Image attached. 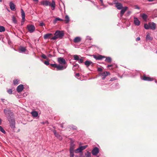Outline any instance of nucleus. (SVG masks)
Returning <instances> with one entry per match:
<instances>
[{"instance_id": "nucleus-33", "label": "nucleus", "mask_w": 157, "mask_h": 157, "mask_svg": "<svg viewBox=\"0 0 157 157\" xmlns=\"http://www.w3.org/2000/svg\"><path fill=\"white\" fill-rule=\"evenodd\" d=\"M144 28L146 29H150V26L148 24H144Z\"/></svg>"}, {"instance_id": "nucleus-50", "label": "nucleus", "mask_w": 157, "mask_h": 157, "mask_svg": "<svg viewBox=\"0 0 157 157\" xmlns=\"http://www.w3.org/2000/svg\"><path fill=\"white\" fill-rule=\"evenodd\" d=\"M44 25V24L43 22L40 23V25L41 26H43Z\"/></svg>"}, {"instance_id": "nucleus-12", "label": "nucleus", "mask_w": 157, "mask_h": 157, "mask_svg": "<svg viewBox=\"0 0 157 157\" xmlns=\"http://www.w3.org/2000/svg\"><path fill=\"white\" fill-rule=\"evenodd\" d=\"M110 75V73L109 72H107V71L104 72L101 74V76H102V79L103 80H104L105 78L106 77V76L107 75Z\"/></svg>"}, {"instance_id": "nucleus-47", "label": "nucleus", "mask_w": 157, "mask_h": 157, "mask_svg": "<svg viewBox=\"0 0 157 157\" xmlns=\"http://www.w3.org/2000/svg\"><path fill=\"white\" fill-rule=\"evenodd\" d=\"M79 76V74L78 73H76L75 74V77L76 78H78V77Z\"/></svg>"}, {"instance_id": "nucleus-60", "label": "nucleus", "mask_w": 157, "mask_h": 157, "mask_svg": "<svg viewBox=\"0 0 157 157\" xmlns=\"http://www.w3.org/2000/svg\"><path fill=\"white\" fill-rule=\"evenodd\" d=\"M2 122L1 119L0 118V125L1 124Z\"/></svg>"}, {"instance_id": "nucleus-52", "label": "nucleus", "mask_w": 157, "mask_h": 157, "mask_svg": "<svg viewBox=\"0 0 157 157\" xmlns=\"http://www.w3.org/2000/svg\"><path fill=\"white\" fill-rule=\"evenodd\" d=\"M140 40V37H138L136 39V41H138Z\"/></svg>"}, {"instance_id": "nucleus-49", "label": "nucleus", "mask_w": 157, "mask_h": 157, "mask_svg": "<svg viewBox=\"0 0 157 157\" xmlns=\"http://www.w3.org/2000/svg\"><path fill=\"white\" fill-rule=\"evenodd\" d=\"M86 39L87 40H91V37L89 36H87Z\"/></svg>"}, {"instance_id": "nucleus-19", "label": "nucleus", "mask_w": 157, "mask_h": 157, "mask_svg": "<svg viewBox=\"0 0 157 157\" xmlns=\"http://www.w3.org/2000/svg\"><path fill=\"white\" fill-rule=\"evenodd\" d=\"M134 24L137 26H139L140 25V21L138 20L137 17H135L134 19Z\"/></svg>"}, {"instance_id": "nucleus-56", "label": "nucleus", "mask_w": 157, "mask_h": 157, "mask_svg": "<svg viewBox=\"0 0 157 157\" xmlns=\"http://www.w3.org/2000/svg\"><path fill=\"white\" fill-rule=\"evenodd\" d=\"M112 66H113V65H109L107 66V67H112Z\"/></svg>"}, {"instance_id": "nucleus-62", "label": "nucleus", "mask_w": 157, "mask_h": 157, "mask_svg": "<svg viewBox=\"0 0 157 157\" xmlns=\"http://www.w3.org/2000/svg\"><path fill=\"white\" fill-rule=\"evenodd\" d=\"M116 85L117 86H118V83H116Z\"/></svg>"}, {"instance_id": "nucleus-57", "label": "nucleus", "mask_w": 157, "mask_h": 157, "mask_svg": "<svg viewBox=\"0 0 157 157\" xmlns=\"http://www.w3.org/2000/svg\"><path fill=\"white\" fill-rule=\"evenodd\" d=\"M33 1L35 2H38L39 1V0H33Z\"/></svg>"}, {"instance_id": "nucleus-43", "label": "nucleus", "mask_w": 157, "mask_h": 157, "mask_svg": "<svg viewBox=\"0 0 157 157\" xmlns=\"http://www.w3.org/2000/svg\"><path fill=\"white\" fill-rule=\"evenodd\" d=\"M8 93L10 94H12V90L11 89H9L7 91Z\"/></svg>"}, {"instance_id": "nucleus-18", "label": "nucleus", "mask_w": 157, "mask_h": 157, "mask_svg": "<svg viewBox=\"0 0 157 157\" xmlns=\"http://www.w3.org/2000/svg\"><path fill=\"white\" fill-rule=\"evenodd\" d=\"M153 39V37L150 36V35L149 33H147L146 37V40L147 41H150L152 40Z\"/></svg>"}, {"instance_id": "nucleus-29", "label": "nucleus", "mask_w": 157, "mask_h": 157, "mask_svg": "<svg viewBox=\"0 0 157 157\" xmlns=\"http://www.w3.org/2000/svg\"><path fill=\"white\" fill-rule=\"evenodd\" d=\"M75 144L73 143H72L70 145V151H74L75 148Z\"/></svg>"}, {"instance_id": "nucleus-4", "label": "nucleus", "mask_w": 157, "mask_h": 157, "mask_svg": "<svg viewBox=\"0 0 157 157\" xmlns=\"http://www.w3.org/2000/svg\"><path fill=\"white\" fill-rule=\"evenodd\" d=\"M58 62L59 63L60 65L66 66V67H67V65L66 64V62L65 60L63 58L59 57L58 58Z\"/></svg>"}, {"instance_id": "nucleus-5", "label": "nucleus", "mask_w": 157, "mask_h": 157, "mask_svg": "<svg viewBox=\"0 0 157 157\" xmlns=\"http://www.w3.org/2000/svg\"><path fill=\"white\" fill-rule=\"evenodd\" d=\"M18 52L19 53H24L25 54H28V51L27 50L26 47L23 46H20L18 49Z\"/></svg>"}, {"instance_id": "nucleus-24", "label": "nucleus", "mask_w": 157, "mask_h": 157, "mask_svg": "<svg viewBox=\"0 0 157 157\" xmlns=\"http://www.w3.org/2000/svg\"><path fill=\"white\" fill-rule=\"evenodd\" d=\"M81 40V38L80 37L77 36L75 38L74 41L75 43H78Z\"/></svg>"}, {"instance_id": "nucleus-17", "label": "nucleus", "mask_w": 157, "mask_h": 157, "mask_svg": "<svg viewBox=\"0 0 157 157\" xmlns=\"http://www.w3.org/2000/svg\"><path fill=\"white\" fill-rule=\"evenodd\" d=\"M84 64L86 67H88L90 65L93 66L94 63L91 61L86 60Z\"/></svg>"}, {"instance_id": "nucleus-45", "label": "nucleus", "mask_w": 157, "mask_h": 157, "mask_svg": "<svg viewBox=\"0 0 157 157\" xmlns=\"http://www.w3.org/2000/svg\"><path fill=\"white\" fill-rule=\"evenodd\" d=\"M41 57L44 59H47V56L44 54H42L41 56Z\"/></svg>"}, {"instance_id": "nucleus-1", "label": "nucleus", "mask_w": 157, "mask_h": 157, "mask_svg": "<svg viewBox=\"0 0 157 157\" xmlns=\"http://www.w3.org/2000/svg\"><path fill=\"white\" fill-rule=\"evenodd\" d=\"M54 36L51 38V39L55 40L58 38H61L64 36L63 31L57 30L54 34Z\"/></svg>"}, {"instance_id": "nucleus-39", "label": "nucleus", "mask_w": 157, "mask_h": 157, "mask_svg": "<svg viewBox=\"0 0 157 157\" xmlns=\"http://www.w3.org/2000/svg\"><path fill=\"white\" fill-rule=\"evenodd\" d=\"M55 135L57 138L61 140L62 138L61 137L60 135L58 133H57Z\"/></svg>"}, {"instance_id": "nucleus-55", "label": "nucleus", "mask_w": 157, "mask_h": 157, "mask_svg": "<svg viewBox=\"0 0 157 157\" xmlns=\"http://www.w3.org/2000/svg\"><path fill=\"white\" fill-rule=\"evenodd\" d=\"M53 132L54 134V135L56 134L57 133L56 131V130H54L53 131Z\"/></svg>"}, {"instance_id": "nucleus-44", "label": "nucleus", "mask_w": 157, "mask_h": 157, "mask_svg": "<svg viewBox=\"0 0 157 157\" xmlns=\"http://www.w3.org/2000/svg\"><path fill=\"white\" fill-rule=\"evenodd\" d=\"M41 124H48V121H46L45 122H41Z\"/></svg>"}, {"instance_id": "nucleus-11", "label": "nucleus", "mask_w": 157, "mask_h": 157, "mask_svg": "<svg viewBox=\"0 0 157 157\" xmlns=\"http://www.w3.org/2000/svg\"><path fill=\"white\" fill-rule=\"evenodd\" d=\"M128 9V7L127 6H125L123 7L121 9L120 12V16L122 17L125 12Z\"/></svg>"}, {"instance_id": "nucleus-38", "label": "nucleus", "mask_w": 157, "mask_h": 157, "mask_svg": "<svg viewBox=\"0 0 157 157\" xmlns=\"http://www.w3.org/2000/svg\"><path fill=\"white\" fill-rule=\"evenodd\" d=\"M0 131L4 134H5L6 133V132L3 129L2 127L1 126H0Z\"/></svg>"}, {"instance_id": "nucleus-34", "label": "nucleus", "mask_w": 157, "mask_h": 157, "mask_svg": "<svg viewBox=\"0 0 157 157\" xmlns=\"http://www.w3.org/2000/svg\"><path fill=\"white\" fill-rule=\"evenodd\" d=\"M85 155L86 157H90L91 156V153L89 151H87L86 153H85Z\"/></svg>"}, {"instance_id": "nucleus-20", "label": "nucleus", "mask_w": 157, "mask_h": 157, "mask_svg": "<svg viewBox=\"0 0 157 157\" xmlns=\"http://www.w3.org/2000/svg\"><path fill=\"white\" fill-rule=\"evenodd\" d=\"M142 79L144 80L147 81H152L153 80V79L152 78L146 77L145 76H144L142 78Z\"/></svg>"}, {"instance_id": "nucleus-28", "label": "nucleus", "mask_w": 157, "mask_h": 157, "mask_svg": "<svg viewBox=\"0 0 157 157\" xmlns=\"http://www.w3.org/2000/svg\"><path fill=\"white\" fill-rule=\"evenodd\" d=\"M31 114L32 116L34 117H36L38 115V113L36 111H33L31 112Z\"/></svg>"}, {"instance_id": "nucleus-30", "label": "nucleus", "mask_w": 157, "mask_h": 157, "mask_svg": "<svg viewBox=\"0 0 157 157\" xmlns=\"http://www.w3.org/2000/svg\"><path fill=\"white\" fill-rule=\"evenodd\" d=\"M65 21L66 23H68L70 21L69 17L67 15H66L65 16Z\"/></svg>"}, {"instance_id": "nucleus-3", "label": "nucleus", "mask_w": 157, "mask_h": 157, "mask_svg": "<svg viewBox=\"0 0 157 157\" xmlns=\"http://www.w3.org/2000/svg\"><path fill=\"white\" fill-rule=\"evenodd\" d=\"M88 147V145H86L83 146H80L77 149H75V153H81L82 151L86 149Z\"/></svg>"}, {"instance_id": "nucleus-6", "label": "nucleus", "mask_w": 157, "mask_h": 157, "mask_svg": "<svg viewBox=\"0 0 157 157\" xmlns=\"http://www.w3.org/2000/svg\"><path fill=\"white\" fill-rule=\"evenodd\" d=\"M8 120L9 122L10 127L13 129H14L15 128V120L14 119L10 118H8Z\"/></svg>"}, {"instance_id": "nucleus-64", "label": "nucleus", "mask_w": 157, "mask_h": 157, "mask_svg": "<svg viewBox=\"0 0 157 157\" xmlns=\"http://www.w3.org/2000/svg\"><path fill=\"white\" fill-rule=\"evenodd\" d=\"M2 1V0H0V2H1Z\"/></svg>"}, {"instance_id": "nucleus-7", "label": "nucleus", "mask_w": 157, "mask_h": 157, "mask_svg": "<svg viewBox=\"0 0 157 157\" xmlns=\"http://www.w3.org/2000/svg\"><path fill=\"white\" fill-rule=\"evenodd\" d=\"M27 29L29 31L30 33H33L35 30V28L33 25H27Z\"/></svg>"}, {"instance_id": "nucleus-14", "label": "nucleus", "mask_w": 157, "mask_h": 157, "mask_svg": "<svg viewBox=\"0 0 157 157\" xmlns=\"http://www.w3.org/2000/svg\"><path fill=\"white\" fill-rule=\"evenodd\" d=\"M115 6L118 10H121L123 7L122 4L120 3L117 2L115 3Z\"/></svg>"}, {"instance_id": "nucleus-26", "label": "nucleus", "mask_w": 157, "mask_h": 157, "mask_svg": "<svg viewBox=\"0 0 157 157\" xmlns=\"http://www.w3.org/2000/svg\"><path fill=\"white\" fill-rule=\"evenodd\" d=\"M52 36V33H47L45 34L44 36V39H47L51 36Z\"/></svg>"}, {"instance_id": "nucleus-54", "label": "nucleus", "mask_w": 157, "mask_h": 157, "mask_svg": "<svg viewBox=\"0 0 157 157\" xmlns=\"http://www.w3.org/2000/svg\"><path fill=\"white\" fill-rule=\"evenodd\" d=\"M75 67H77L78 68L79 67V65L78 64H75L74 66Z\"/></svg>"}, {"instance_id": "nucleus-40", "label": "nucleus", "mask_w": 157, "mask_h": 157, "mask_svg": "<svg viewBox=\"0 0 157 157\" xmlns=\"http://www.w3.org/2000/svg\"><path fill=\"white\" fill-rule=\"evenodd\" d=\"M1 100L2 101V102L5 104V105H7L8 102L6 100H5L4 99H2Z\"/></svg>"}, {"instance_id": "nucleus-61", "label": "nucleus", "mask_w": 157, "mask_h": 157, "mask_svg": "<svg viewBox=\"0 0 157 157\" xmlns=\"http://www.w3.org/2000/svg\"><path fill=\"white\" fill-rule=\"evenodd\" d=\"M72 69L73 70H75V69L74 68V67H73V68H72Z\"/></svg>"}, {"instance_id": "nucleus-41", "label": "nucleus", "mask_w": 157, "mask_h": 157, "mask_svg": "<svg viewBox=\"0 0 157 157\" xmlns=\"http://www.w3.org/2000/svg\"><path fill=\"white\" fill-rule=\"evenodd\" d=\"M83 58L82 57L81 59H79V61L78 62V63H82L83 62Z\"/></svg>"}, {"instance_id": "nucleus-42", "label": "nucleus", "mask_w": 157, "mask_h": 157, "mask_svg": "<svg viewBox=\"0 0 157 157\" xmlns=\"http://www.w3.org/2000/svg\"><path fill=\"white\" fill-rule=\"evenodd\" d=\"M18 80L17 79L13 81V84L14 85H16L18 84Z\"/></svg>"}, {"instance_id": "nucleus-59", "label": "nucleus", "mask_w": 157, "mask_h": 157, "mask_svg": "<svg viewBox=\"0 0 157 157\" xmlns=\"http://www.w3.org/2000/svg\"><path fill=\"white\" fill-rule=\"evenodd\" d=\"M100 2H101V3H102L103 2V0H100Z\"/></svg>"}, {"instance_id": "nucleus-35", "label": "nucleus", "mask_w": 157, "mask_h": 157, "mask_svg": "<svg viewBox=\"0 0 157 157\" xmlns=\"http://www.w3.org/2000/svg\"><path fill=\"white\" fill-rule=\"evenodd\" d=\"M12 20L14 24H17V21L16 19V18L14 16H13L12 17Z\"/></svg>"}, {"instance_id": "nucleus-15", "label": "nucleus", "mask_w": 157, "mask_h": 157, "mask_svg": "<svg viewBox=\"0 0 157 157\" xmlns=\"http://www.w3.org/2000/svg\"><path fill=\"white\" fill-rule=\"evenodd\" d=\"M4 112L6 117L9 118L8 117L10 116V113H11V111L10 109H4Z\"/></svg>"}, {"instance_id": "nucleus-51", "label": "nucleus", "mask_w": 157, "mask_h": 157, "mask_svg": "<svg viewBox=\"0 0 157 157\" xmlns=\"http://www.w3.org/2000/svg\"><path fill=\"white\" fill-rule=\"evenodd\" d=\"M71 128L72 129H75L76 128V127L75 126L72 125V127Z\"/></svg>"}, {"instance_id": "nucleus-37", "label": "nucleus", "mask_w": 157, "mask_h": 157, "mask_svg": "<svg viewBox=\"0 0 157 157\" xmlns=\"http://www.w3.org/2000/svg\"><path fill=\"white\" fill-rule=\"evenodd\" d=\"M70 157H74V151H70Z\"/></svg>"}, {"instance_id": "nucleus-53", "label": "nucleus", "mask_w": 157, "mask_h": 157, "mask_svg": "<svg viewBox=\"0 0 157 157\" xmlns=\"http://www.w3.org/2000/svg\"><path fill=\"white\" fill-rule=\"evenodd\" d=\"M98 71H102V69L100 67H99L98 69Z\"/></svg>"}, {"instance_id": "nucleus-48", "label": "nucleus", "mask_w": 157, "mask_h": 157, "mask_svg": "<svg viewBox=\"0 0 157 157\" xmlns=\"http://www.w3.org/2000/svg\"><path fill=\"white\" fill-rule=\"evenodd\" d=\"M117 79V78L115 77L112 78H111L110 81H113V80Z\"/></svg>"}, {"instance_id": "nucleus-25", "label": "nucleus", "mask_w": 157, "mask_h": 157, "mask_svg": "<svg viewBox=\"0 0 157 157\" xmlns=\"http://www.w3.org/2000/svg\"><path fill=\"white\" fill-rule=\"evenodd\" d=\"M63 20L59 18V17H57L55 18V19L53 20V22L54 24H55L57 23L58 21H62Z\"/></svg>"}, {"instance_id": "nucleus-22", "label": "nucleus", "mask_w": 157, "mask_h": 157, "mask_svg": "<svg viewBox=\"0 0 157 157\" xmlns=\"http://www.w3.org/2000/svg\"><path fill=\"white\" fill-rule=\"evenodd\" d=\"M10 9L11 10L13 11L15 10V5L12 2H10Z\"/></svg>"}, {"instance_id": "nucleus-32", "label": "nucleus", "mask_w": 157, "mask_h": 157, "mask_svg": "<svg viewBox=\"0 0 157 157\" xmlns=\"http://www.w3.org/2000/svg\"><path fill=\"white\" fill-rule=\"evenodd\" d=\"M141 17L143 19L146 20L147 18V16L145 14L143 13L141 15Z\"/></svg>"}, {"instance_id": "nucleus-9", "label": "nucleus", "mask_w": 157, "mask_h": 157, "mask_svg": "<svg viewBox=\"0 0 157 157\" xmlns=\"http://www.w3.org/2000/svg\"><path fill=\"white\" fill-rule=\"evenodd\" d=\"M21 14L22 17V21H21V25H22L25 21V13L22 9H21Z\"/></svg>"}, {"instance_id": "nucleus-27", "label": "nucleus", "mask_w": 157, "mask_h": 157, "mask_svg": "<svg viewBox=\"0 0 157 157\" xmlns=\"http://www.w3.org/2000/svg\"><path fill=\"white\" fill-rule=\"evenodd\" d=\"M105 58H106L105 61L109 63H110L112 61V59L110 57H105Z\"/></svg>"}, {"instance_id": "nucleus-2", "label": "nucleus", "mask_w": 157, "mask_h": 157, "mask_svg": "<svg viewBox=\"0 0 157 157\" xmlns=\"http://www.w3.org/2000/svg\"><path fill=\"white\" fill-rule=\"evenodd\" d=\"M50 65L52 67L56 68V70L57 71L62 70L66 68V65L62 66L60 64L57 65L56 64H50Z\"/></svg>"}, {"instance_id": "nucleus-16", "label": "nucleus", "mask_w": 157, "mask_h": 157, "mask_svg": "<svg viewBox=\"0 0 157 157\" xmlns=\"http://www.w3.org/2000/svg\"><path fill=\"white\" fill-rule=\"evenodd\" d=\"M24 88V86L23 85H20L18 86L17 89V91L19 92L22 91Z\"/></svg>"}, {"instance_id": "nucleus-21", "label": "nucleus", "mask_w": 157, "mask_h": 157, "mask_svg": "<svg viewBox=\"0 0 157 157\" xmlns=\"http://www.w3.org/2000/svg\"><path fill=\"white\" fill-rule=\"evenodd\" d=\"M93 56L94 58L97 60H101L103 58H105V57L101 55H99L97 56L95 55H94Z\"/></svg>"}, {"instance_id": "nucleus-31", "label": "nucleus", "mask_w": 157, "mask_h": 157, "mask_svg": "<svg viewBox=\"0 0 157 157\" xmlns=\"http://www.w3.org/2000/svg\"><path fill=\"white\" fill-rule=\"evenodd\" d=\"M80 56L77 55H74L73 56L74 59L75 60H78L79 59Z\"/></svg>"}, {"instance_id": "nucleus-58", "label": "nucleus", "mask_w": 157, "mask_h": 157, "mask_svg": "<svg viewBox=\"0 0 157 157\" xmlns=\"http://www.w3.org/2000/svg\"><path fill=\"white\" fill-rule=\"evenodd\" d=\"M148 0L149 2H153V1H154V0Z\"/></svg>"}, {"instance_id": "nucleus-23", "label": "nucleus", "mask_w": 157, "mask_h": 157, "mask_svg": "<svg viewBox=\"0 0 157 157\" xmlns=\"http://www.w3.org/2000/svg\"><path fill=\"white\" fill-rule=\"evenodd\" d=\"M51 6V9L52 10H54L55 8L56 3L55 2L54 0L52 1V3H50V6Z\"/></svg>"}, {"instance_id": "nucleus-10", "label": "nucleus", "mask_w": 157, "mask_h": 157, "mask_svg": "<svg viewBox=\"0 0 157 157\" xmlns=\"http://www.w3.org/2000/svg\"><path fill=\"white\" fill-rule=\"evenodd\" d=\"M41 5L44 6H50V2L47 0H43L40 2Z\"/></svg>"}, {"instance_id": "nucleus-36", "label": "nucleus", "mask_w": 157, "mask_h": 157, "mask_svg": "<svg viewBox=\"0 0 157 157\" xmlns=\"http://www.w3.org/2000/svg\"><path fill=\"white\" fill-rule=\"evenodd\" d=\"M5 31V28L2 26H0V32H4Z\"/></svg>"}, {"instance_id": "nucleus-63", "label": "nucleus", "mask_w": 157, "mask_h": 157, "mask_svg": "<svg viewBox=\"0 0 157 157\" xmlns=\"http://www.w3.org/2000/svg\"><path fill=\"white\" fill-rule=\"evenodd\" d=\"M91 2H92V3H94V2H92V1H91Z\"/></svg>"}, {"instance_id": "nucleus-8", "label": "nucleus", "mask_w": 157, "mask_h": 157, "mask_svg": "<svg viewBox=\"0 0 157 157\" xmlns=\"http://www.w3.org/2000/svg\"><path fill=\"white\" fill-rule=\"evenodd\" d=\"M150 26V29H151L154 30L156 29V24L153 22H150L148 23Z\"/></svg>"}, {"instance_id": "nucleus-46", "label": "nucleus", "mask_w": 157, "mask_h": 157, "mask_svg": "<svg viewBox=\"0 0 157 157\" xmlns=\"http://www.w3.org/2000/svg\"><path fill=\"white\" fill-rule=\"evenodd\" d=\"M44 63L46 65H49V63L48 61H45L44 62Z\"/></svg>"}, {"instance_id": "nucleus-13", "label": "nucleus", "mask_w": 157, "mask_h": 157, "mask_svg": "<svg viewBox=\"0 0 157 157\" xmlns=\"http://www.w3.org/2000/svg\"><path fill=\"white\" fill-rule=\"evenodd\" d=\"M92 154L94 155H96L99 153L98 149L97 147H95L92 151Z\"/></svg>"}]
</instances>
